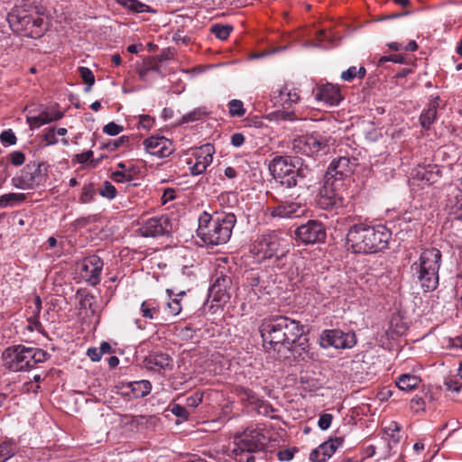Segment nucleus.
I'll use <instances>...</instances> for the list:
<instances>
[{
  "instance_id": "11",
  "label": "nucleus",
  "mask_w": 462,
  "mask_h": 462,
  "mask_svg": "<svg viewBox=\"0 0 462 462\" xmlns=\"http://www.w3.org/2000/svg\"><path fill=\"white\" fill-rule=\"evenodd\" d=\"M262 438L263 436L257 431L245 432L242 436L236 438L232 454L238 462H243L244 453H253L263 448Z\"/></svg>"
},
{
  "instance_id": "23",
  "label": "nucleus",
  "mask_w": 462,
  "mask_h": 462,
  "mask_svg": "<svg viewBox=\"0 0 462 462\" xmlns=\"http://www.w3.org/2000/svg\"><path fill=\"white\" fill-rule=\"evenodd\" d=\"M144 366L151 371L159 372L171 366V359L167 354L151 355L144 359Z\"/></svg>"
},
{
  "instance_id": "45",
  "label": "nucleus",
  "mask_w": 462,
  "mask_h": 462,
  "mask_svg": "<svg viewBox=\"0 0 462 462\" xmlns=\"http://www.w3.org/2000/svg\"><path fill=\"white\" fill-rule=\"evenodd\" d=\"M94 196V189L91 186H85L82 189V192L80 195V201L82 203H88Z\"/></svg>"
},
{
  "instance_id": "49",
  "label": "nucleus",
  "mask_w": 462,
  "mask_h": 462,
  "mask_svg": "<svg viewBox=\"0 0 462 462\" xmlns=\"http://www.w3.org/2000/svg\"><path fill=\"white\" fill-rule=\"evenodd\" d=\"M27 123L31 128L39 127L46 124V120L42 119L40 116L27 117Z\"/></svg>"
},
{
  "instance_id": "43",
  "label": "nucleus",
  "mask_w": 462,
  "mask_h": 462,
  "mask_svg": "<svg viewBox=\"0 0 462 462\" xmlns=\"http://www.w3.org/2000/svg\"><path fill=\"white\" fill-rule=\"evenodd\" d=\"M0 140L4 143L14 144L16 143V136L12 130H5L0 134Z\"/></svg>"
},
{
  "instance_id": "40",
  "label": "nucleus",
  "mask_w": 462,
  "mask_h": 462,
  "mask_svg": "<svg viewBox=\"0 0 462 462\" xmlns=\"http://www.w3.org/2000/svg\"><path fill=\"white\" fill-rule=\"evenodd\" d=\"M123 129V126L116 124L115 122H110L104 126L103 131L108 135L114 136L120 134Z\"/></svg>"
},
{
  "instance_id": "12",
  "label": "nucleus",
  "mask_w": 462,
  "mask_h": 462,
  "mask_svg": "<svg viewBox=\"0 0 462 462\" xmlns=\"http://www.w3.org/2000/svg\"><path fill=\"white\" fill-rule=\"evenodd\" d=\"M103 261L97 255H89L77 263L78 271L89 285L95 286L100 282Z\"/></svg>"
},
{
  "instance_id": "64",
  "label": "nucleus",
  "mask_w": 462,
  "mask_h": 462,
  "mask_svg": "<svg viewBox=\"0 0 462 462\" xmlns=\"http://www.w3.org/2000/svg\"><path fill=\"white\" fill-rule=\"evenodd\" d=\"M418 49L416 42L411 41L404 48L405 51H414Z\"/></svg>"
},
{
  "instance_id": "8",
  "label": "nucleus",
  "mask_w": 462,
  "mask_h": 462,
  "mask_svg": "<svg viewBox=\"0 0 462 462\" xmlns=\"http://www.w3.org/2000/svg\"><path fill=\"white\" fill-rule=\"evenodd\" d=\"M48 165L44 162L29 163L22 171L21 175L13 178V185L18 189H32L46 180Z\"/></svg>"
},
{
  "instance_id": "37",
  "label": "nucleus",
  "mask_w": 462,
  "mask_h": 462,
  "mask_svg": "<svg viewBox=\"0 0 462 462\" xmlns=\"http://www.w3.org/2000/svg\"><path fill=\"white\" fill-rule=\"evenodd\" d=\"M157 311V308L152 302L143 301L141 305V313L143 318L152 319L154 318V314H156Z\"/></svg>"
},
{
  "instance_id": "25",
  "label": "nucleus",
  "mask_w": 462,
  "mask_h": 462,
  "mask_svg": "<svg viewBox=\"0 0 462 462\" xmlns=\"http://www.w3.org/2000/svg\"><path fill=\"white\" fill-rule=\"evenodd\" d=\"M421 380L419 376L411 374H402L396 380V385L402 391H411L416 389Z\"/></svg>"
},
{
  "instance_id": "60",
  "label": "nucleus",
  "mask_w": 462,
  "mask_h": 462,
  "mask_svg": "<svg viewBox=\"0 0 462 462\" xmlns=\"http://www.w3.org/2000/svg\"><path fill=\"white\" fill-rule=\"evenodd\" d=\"M125 142H128L127 136L124 135V136L119 137L117 140H115L111 143V145H112L111 150H116V148H118L121 144L125 143ZM108 146H110V144H108Z\"/></svg>"
},
{
  "instance_id": "53",
  "label": "nucleus",
  "mask_w": 462,
  "mask_h": 462,
  "mask_svg": "<svg viewBox=\"0 0 462 462\" xmlns=\"http://www.w3.org/2000/svg\"><path fill=\"white\" fill-rule=\"evenodd\" d=\"M244 142H245V136L242 134H240V133L234 134L231 136V143L235 147L241 146L244 143Z\"/></svg>"
},
{
  "instance_id": "26",
  "label": "nucleus",
  "mask_w": 462,
  "mask_h": 462,
  "mask_svg": "<svg viewBox=\"0 0 462 462\" xmlns=\"http://www.w3.org/2000/svg\"><path fill=\"white\" fill-rule=\"evenodd\" d=\"M127 388L130 392H126V394H130L131 393L133 398H141L151 392L152 386L148 381L142 380L129 383Z\"/></svg>"
},
{
  "instance_id": "61",
  "label": "nucleus",
  "mask_w": 462,
  "mask_h": 462,
  "mask_svg": "<svg viewBox=\"0 0 462 462\" xmlns=\"http://www.w3.org/2000/svg\"><path fill=\"white\" fill-rule=\"evenodd\" d=\"M140 123L144 128H147V129L150 128L152 125V121L148 116H141Z\"/></svg>"
},
{
  "instance_id": "5",
  "label": "nucleus",
  "mask_w": 462,
  "mask_h": 462,
  "mask_svg": "<svg viewBox=\"0 0 462 462\" xmlns=\"http://www.w3.org/2000/svg\"><path fill=\"white\" fill-rule=\"evenodd\" d=\"M47 357L48 354L42 349L22 345L9 346L2 355L5 365L13 371L29 370L46 361Z\"/></svg>"
},
{
  "instance_id": "13",
  "label": "nucleus",
  "mask_w": 462,
  "mask_h": 462,
  "mask_svg": "<svg viewBox=\"0 0 462 462\" xmlns=\"http://www.w3.org/2000/svg\"><path fill=\"white\" fill-rule=\"evenodd\" d=\"M356 166V160L346 156L339 157L334 160L326 172L325 178L332 180H336L337 183H343L342 180L352 175L355 167Z\"/></svg>"
},
{
  "instance_id": "33",
  "label": "nucleus",
  "mask_w": 462,
  "mask_h": 462,
  "mask_svg": "<svg viewBox=\"0 0 462 462\" xmlns=\"http://www.w3.org/2000/svg\"><path fill=\"white\" fill-rule=\"evenodd\" d=\"M79 72L80 77L82 78L83 81L85 82V84L88 85L85 88V91L89 92L91 89V87L95 83V76H94L93 72L88 68H86V67L79 68Z\"/></svg>"
},
{
  "instance_id": "20",
  "label": "nucleus",
  "mask_w": 462,
  "mask_h": 462,
  "mask_svg": "<svg viewBox=\"0 0 462 462\" xmlns=\"http://www.w3.org/2000/svg\"><path fill=\"white\" fill-rule=\"evenodd\" d=\"M214 153V147L208 143L201 146L196 152V162L190 167L193 175H198L204 172L207 167L212 162Z\"/></svg>"
},
{
  "instance_id": "29",
  "label": "nucleus",
  "mask_w": 462,
  "mask_h": 462,
  "mask_svg": "<svg viewBox=\"0 0 462 462\" xmlns=\"http://www.w3.org/2000/svg\"><path fill=\"white\" fill-rule=\"evenodd\" d=\"M25 199V195L23 193H7L0 196V208L14 206Z\"/></svg>"
},
{
  "instance_id": "57",
  "label": "nucleus",
  "mask_w": 462,
  "mask_h": 462,
  "mask_svg": "<svg viewBox=\"0 0 462 462\" xmlns=\"http://www.w3.org/2000/svg\"><path fill=\"white\" fill-rule=\"evenodd\" d=\"M93 300H94V297L92 295H89V294H86L84 295L81 300H80V305L84 308H87L88 307L89 309H91V306H92V303H93Z\"/></svg>"
},
{
  "instance_id": "17",
  "label": "nucleus",
  "mask_w": 462,
  "mask_h": 462,
  "mask_svg": "<svg viewBox=\"0 0 462 462\" xmlns=\"http://www.w3.org/2000/svg\"><path fill=\"white\" fill-rule=\"evenodd\" d=\"M171 228L169 218L165 216L147 219L139 228L143 236H158L169 232Z\"/></svg>"
},
{
  "instance_id": "34",
  "label": "nucleus",
  "mask_w": 462,
  "mask_h": 462,
  "mask_svg": "<svg viewBox=\"0 0 462 462\" xmlns=\"http://www.w3.org/2000/svg\"><path fill=\"white\" fill-rule=\"evenodd\" d=\"M232 30L233 27L231 25L222 24H215L210 29L211 32L214 33L220 40L227 39Z\"/></svg>"
},
{
  "instance_id": "16",
  "label": "nucleus",
  "mask_w": 462,
  "mask_h": 462,
  "mask_svg": "<svg viewBox=\"0 0 462 462\" xmlns=\"http://www.w3.org/2000/svg\"><path fill=\"white\" fill-rule=\"evenodd\" d=\"M143 145L148 153L160 158L167 157L174 151L171 141L164 136L153 135L146 138Z\"/></svg>"
},
{
  "instance_id": "10",
  "label": "nucleus",
  "mask_w": 462,
  "mask_h": 462,
  "mask_svg": "<svg viewBox=\"0 0 462 462\" xmlns=\"http://www.w3.org/2000/svg\"><path fill=\"white\" fill-rule=\"evenodd\" d=\"M343 183H337L336 180L325 178L323 187L320 189L317 203L323 209L338 208L346 206V199L342 194Z\"/></svg>"
},
{
  "instance_id": "59",
  "label": "nucleus",
  "mask_w": 462,
  "mask_h": 462,
  "mask_svg": "<svg viewBox=\"0 0 462 462\" xmlns=\"http://www.w3.org/2000/svg\"><path fill=\"white\" fill-rule=\"evenodd\" d=\"M326 39L332 41V38L327 36L326 32L324 30H320L317 32V41L319 42V43L313 45L320 46L321 42Z\"/></svg>"
},
{
  "instance_id": "51",
  "label": "nucleus",
  "mask_w": 462,
  "mask_h": 462,
  "mask_svg": "<svg viewBox=\"0 0 462 462\" xmlns=\"http://www.w3.org/2000/svg\"><path fill=\"white\" fill-rule=\"evenodd\" d=\"M168 309L172 315H178L181 311V305L179 300H172L168 302Z\"/></svg>"
},
{
  "instance_id": "58",
  "label": "nucleus",
  "mask_w": 462,
  "mask_h": 462,
  "mask_svg": "<svg viewBox=\"0 0 462 462\" xmlns=\"http://www.w3.org/2000/svg\"><path fill=\"white\" fill-rule=\"evenodd\" d=\"M112 179L116 182H124L125 180H129V176L121 171H116L112 174Z\"/></svg>"
},
{
  "instance_id": "36",
  "label": "nucleus",
  "mask_w": 462,
  "mask_h": 462,
  "mask_svg": "<svg viewBox=\"0 0 462 462\" xmlns=\"http://www.w3.org/2000/svg\"><path fill=\"white\" fill-rule=\"evenodd\" d=\"M205 115H206V111L204 109L197 108V109L184 115L180 120V124L198 121Z\"/></svg>"
},
{
  "instance_id": "50",
  "label": "nucleus",
  "mask_w": 462,
  "mask_h": 462,
  "mask_svg": "<svg viewBox=\"0 0 462 462\" xmlns=\"http://www.w3.org/2000/svg\"><path fill=\"white\" fill-rule=\"evenodd\" d=\"M42 119L46 120V124L51 121L59 120L63 116L61 112H55L54 114H50L48 112H42L39 115Z\"/></svg>"
},
{
  "instance_id": "6",
  "label": "nucleus",
  "mask_w": 462,
  "mask_h": 462,
  "mask_svg": "<svg viewBox=\"0 0 462 462\" xmlns=\"http://www.w3.org/2000/svg\"><path fill=\"white\" fill-rule=\"evenodd\" d=\"M269 170L273 177L279 180L282 185L292 188L298 185L299 181L306 178L309 170L298 169L292 164L289 157L277 156L269 164Z\"/></svg>"
},
{
  "instance_id": "7",
  "label": "nucleus",
  "mask_w": 462,
  "mask_h": 462,
  "mask_svg": "<svg viewBox=\"0 0 462 462\" xmlns=\"http://www.w3.org/2000/svg\"><path fill=\"white\" fill-rule=\"evenodd\" d=\"M289 242L278 235H266L254 245V253L263 259H281L289 252Z\"/></svg>"
},
{
  "instance_id": "22",
  "label": "nucleus",
  "mask_w": 462,
  "mask_h": 462,
  "mask_svg": "<svg viewBox=\"0 0 462 462\" xmlns=\"http://www.w3.org/2000/svg\"><path fill=\"white\" fill-rule=\"evenodd\" d=\"M231 280L227 276L217 277L210 288V294L214 300L226 302L229 299L227 289L230 287Z\"/></svg>"
},
{
  "instance_id": "15",
  "label": "nucleus",
  "mask_w": 462,
  "mask_h": 462,
  "mask_svg": "<svg viewBox=\"0 0 462 462\" xmlns=\"http://www.w3.org/2000/svg\"><path fill=\"white\" fill-rule=\"evenodd\" d=\"M296 236L306 245L323 242L326 232L323 225L315 220H310L296 229Z\"/></svg>"
},
{
  "instance_id": "31",
  "label": "nucleus",
  "mask_w": 462,
  "mask_h": 462,
  "mask_svg": "<svg viewBox=\"0 0 462 462\" xmlns=\"http://www.w3.org/2000/svg\"><path fill=\"white\" fill-rule=\"evenodd\" d=\"M365 73L366 70L364 67L356 69L353 66L341 73V79L344 81H351L355 78L363 79L365 78Z\"/></svg>"
},
{
  "instance_id": "55",
  "label": "nucleus",
  "mask_w": 462,
  "mask_h": 462,
  "mask_svg": "<svg viewBox=\"0 0 462 462\" xmlns=\"http://www.w3.org/2000/svg\"><path fill=\"white\" fill-rule=\"evenodd\" d=\"M278 457L281 461H290L293 457V452L290 449L279 451Z\"/></svg>"
},
{
  "instance_id": "14",
  "label": "nucleus",
  "mask_w": 462,
  "mask_h": 462,
  "mask_svg": "<svg viewBox=\"0 0 462 462\" xmlns=\"http://www.w3.org/2000/svg\"><path fill=\"white\" fill-rule=\"evenodd\" d=\"M321 345L324 347L333 346L338 349L351 348L356 343L354 333H344L338 329L326 330L321 335Z\"/></svg>"
},
{
  "instance_id": "9",
  "label": "nucleus",
  "mask_w": 462,
  "mask_h": 462,
  "mask_svg": "<svg viewBox=\"0 0 462 462\" xmlns=\"http://www.w3.org/2000/svg\"><path fill=\"white\" fill-rule=\"evenodd\" d=\"M335 141L319 134L302 135L293 141L292 149L297 153L314 155L320 152H327Z\"/></svg>"
},
{
  "instance_id": "48",
  "label": "nucleus",
  "mask_w": 462,
  "mask_h": 462,
  "mask_svg": "<svg viewBox=\"0 0 462 462\" xmlns=\"http://www.w3.org/2000/svg\"><path fill=\"white\" fill-rule=\"evenodd\" d=\"M24 160L25 156L22 152H14L10 154V161L15 166L22 165Z\"/></svg>"
},
{
  "instance_id": "1",
  "label": "nucleus",
  "mask_w": 462,
  "mask_h": 462,
  "mask_svg": "<svg viewBox=\"0 0 462 462\" xmlns=\"http://www.w3.org/2000/svg\"><path fill=\"white\" fill-rule=\"evenodd\" d=\"M260 333L264 343H268L274 350L280 351L282 347L289 351L302 355L308 347V338L303 335V328L299 322L286 317H276L265 319L260 326Z\"/></svg>"
},
{
  "instance_id": "41",
  "label": "nucleus",
  "mask_w": 462,
  "mask_h": 462,
  "mask_svg": "<svg viewBox=\"0 0 462 462\" xmlns=\"http://www.w3.org/2000/svg\"><path fill=\"white\" fill-rule=\"evenodd\" d=\"M100 194L103 197H106L108 199H114L116 195V189L110 182L106 181L104 183L103 188L100 190Z\"/></svg>"
},
{
  "instance_id": "24",
  "label": "nucleus",
  "mask_w": 462,
  "mask_h": 462,
  "mask_svg": "<svg viewBox=\"0 0 462 462\" xmlns=\"http://www.w3.org/2000/svg\"><path fill=\"white\" fill-rule=\"evenodd\" d=\"M249 285L256 298H260L265 294H271L273 287V284L260 276H252L250 278Z\"/></svg>"
},
{
  "instance_id": "46",
  "label": "nucleus",
  "mask_w": 462,
  "mask_h": 462,
  "mask_svg": "<svg viewBox=\"0 0 462 462\" xmlns=\"http://www.w3.org/2000/svg\"><path fill=\"white\" fill-rule=\"evenodd\" d=\"M445 385L448 391H452L458 393L462 387V383H460L456 378H448L445 381Z\"/></svg>"
},
{
  "instance_id": "56",
  "label": "nucleus",
  "mask_w": 462,
  "mask_h": 462,
  "mask_svg": "<svg viewBox=\"0 0 462 462\" xmlns=\"http://www.w3.org/2000/svg\"><path fill=\"white\" fill-rule=\"evenodd\" d=\"M93 156V152L92 151H88V152H82L80 154H77L76 155V161L79 162V163H85L87 162L88 160H90V158Z\"/></svg>"
},
{
  "instance_id": "47",
  "label": "nucleus",
  "mask_w": 462,
  "mask_h": 462,
  "mask_svg": "<svg viewBox=\"0 0 462 462\" xmlns=\"http://www.w3.org/2000/svg\"><path fill=\"white\" fill-rule=\"evenodd\" d=\"M171 412L182 420H187L189 417L188 411L180 404H174L171 408Z\"/></svg>"
},
{
  "instance_id": "52",
  "label": "nucleus",
  "mask_w": 462,
  "mask_h": 462,
  "mask_svg": "<svg viewBox=\"0 0 462 462\" xmlns=\"http://www.w3.org/2000/svg\"><path fill=\"white\" fill-rule=\"evenodd\" d=\"M88 356L94 362L99 361L101 358V354L98 348L91 347L87 351Z\"/></svg>"
},
{
  "instance_id": "32",
  "label": "nucleus",
  "mask_w": 462,
  "mask_h": 462,
  "mask_svg": "<svg viewBox=\"0 0 462 462\" xmlns=\"http://www.w3.org/2000/svg\"><path fill=\"white\" fill-rule=\"evenodd\" d=\"M400 427L397 422L390 421L384 428V434L390 439V441L398 443L400 441Z\"/></svg>"
},
{
  "instance_id": "62",
  "label": "nucleus",
  "mask_w": 462,
  "mask_h": 462,
  "mask_svg": "<svg viewBox=\"0 0 462 462\" xmlns=\"http://www.w3.org/2000/svg\"><path fill=\"white\" fill-rule=\"evenodd\" d=\"M174 199V190L173 189H167L164 191L162 195L163 202H167L168 200H171Z\"/></svg>"
},
{
  "instance_id": "44",
  "label": "nucleus",
  "mask_w": 462,
  "mask_h": 462,
  "mask_svg": "<svg viewBox=\"0 0 462 462\" xmlns=\"http://www.w3.org/2000/svg\"><path fill=\"white\" fill-rule=\"evenodd\" d=\"M333 416L329 413H323L319 416L318 425L322 430H325L328 429L332 422Z\"/></svg>"
},
{
  "instance_id": "54",
  "label": "nucleus",
  "mask_w": 462,
  "mask_h": 462,
  "mask_svg": "<svg viewBox=\"0 0 462 462\" xmlns=\"http://www.w3.org/2000/svg\"><path fill=\"white\" fill-rule=\"evenodd\" d=\"M28 323H29L28 324V329H30L32 331L34 330V329L40 331L42 329V325H41V323H40V321L38 319V317H36V316L33 317V318H30L28 319Z\"/></svg>"
},
{
  "instance_id": "19",
  "label": "nucleus",
  "mask_w": 462,
  "mask_h": 462,
  "mask_svg": "<svg viewBox=\"0 0 462 462\" xmlns=\"http://www.w3.org/2000/svg\"><path fill=\"white\" fill-rule=\"evenodd\" d=\"M342 438L329 439L328 441L322 443L317 448L312 450L310 458L315 462H325L335 453L337 448L342 444Z\"/></svg>"
},
{
  "instance_id": "18",
  "label": "nucleus",
  "mask_w": 462,
  "mask_h": 462,
  "mask_svg": "<svg viewBox=\"0 0 462 462\" xmlns=\"http://www.w3.org/2000/svg\"><path fill=\"white\" fill-rule=\"evenodd\" d=\"M273 217H299L305 213V207L296 202H282L278 206L269 208Z\"/></svg>"
},
{
  "instance_id": "28",
  "label": "nucleus",
  "mask_w": 462,
  "mask_h": 462,
  "mask_svg": "<svg viewBox=\"0 0 462 462\" xmlns=\"http://www.w3.org/2000/svg\"><path fill=\"white\" fill-rule=\"evenodd\" d=\"M18 447L14 441H4L0 443V462H5L14 456Z\"/></svg>"
},
{
  "instance_id": "30",
  "label": "nucleus",
  "mask_w": 462,
  "mask_h": 462,
  "mask_svg": "<svg viewBox=\"0 0 462 462\" xmlns=\"http://www.w3.org/2000/svg\"><path fill=\"white\" fill-rule=\"evenodd\" d=\"M437 116V105L433 104L427 110H425L420 117V125L424 128H429L433 123Z\"/></svg>"
},
{
  "instance_id": "39",
  "label": "nucleus",
  "mask_w": 462,
  "mask_h": 462,
  "mask_svg": "<svg viewBox=\"0 0 462 462\" xmlns=\"http://www.w3.org/2000/svg\"><path fill=\"white\" fill-rule=\"evenodd\" d=\"M117 2L126 8L138 13L143 12L145 7V5L137 0H117Z\"/></svg>"
},
{
  "instance_id": "27",
  "label": "nucleus",
  "mask_w": 462,
  "mask_h": 462,
  "mask_svg": "<svg viewBox=\"0 0 462 462\" xmlns=\"http://www.w3.org/2000/svg\"><path fill=\"white\" fill-rule=\"evenodd\" d=\"M281 101L285 105L297 103L300 100V94L294 88L284 86L280 91Z\"/></svg>"
},
{
  "instance_id": "38",
  "label": "nucleus",
  "mask_w": 462,
  "mask_h": 462,
  "mask_svg": "<svg viewBox=\"0 0 462 462\" xmlns=\"http://www.w3.org/2000/svg\"><path fill=\"white\" fill-rule=\"evenodd\" d=\"M236 392L242 401H246L250 403H254L257 401L255 393L250 389L239 387Z\"/></svg>"
},
{
  "instance_id": "35",
  "label": "nucleus",
  "mask_w": 462,
  "mask_h": 462,
  "mask_svg": "<svg viewBox=\"0 0 462 462\" xmlns=\"http://www.w3.org/2000/svg\"><path fill=\"white\" fill-rule=\"evenodd\" d=\"M228 110L231 116H243L245 114L244 104L238 99H232L228 103Z\"/></svg>"
},
{
  "instance_id": "42",
  "label": "nucleus",
  "mask_w": 462,
  "mask_h": 462,
  "mask_svg": "<svg viewBox=\"0 0 462 462\" xmlns=\"http://www.w3.org/2000/svg\"><path fill=\"white\" fill-rule=\"evenodd\" d=\"M56 135L55 128H49L42 135L45 145L56 144L58 143Z\"/></svg>"
},
{
  "instance_id": "63",
  "label": "nucleus",
  "mask_w": 462,
  "mask_h": 462,
  "mask_svg": "<svg viewBox=\"0 0 462 462\" xmlns=\"http://www.w3.org/2000/svg\"><path fill=\"white\" fill-rule=\"evenodd\" d=\"M98 349L102 356L103 354H107L111 352V346L106 342H103Z\"/></svg>"
},
{
  "instance_id": "3",
  "label": "nucleus",
  "mask_w": 462,
  "mask_h": 462,
  "mask_svg": "<svg viewBox=\"0 0 462 462\" xmlns=\"http://www.w3.org/2000/svg\"><path fill=\"white\" fill-rule=\"evenodd\" d=\"M236 221L234 214L212 217L204 212L199 218L198 236L208 245L226 244L231 236Z\"/></svg>"
},
{
  "instance_id": "2",
  "label": "nucleus",
  "mask_w": 462,
  "mask_h": 462,
  "mask_svg": "<svg viewBox=\"0 0 462 462\" xmlns=\"http://www.w3.org/2000/svg\"><path fill=\"white\" fill-rule=\"evenodd\" d=\"M390 231L383 226H354L346 235L347 245L356 254H373L387 247Z\"/></svg>"
},
{
  "instance_id": "4",
  "label": "nucleus",
  "mask_w": 462,
  "mask_h": 462,
  "mask_svg": "<svg viewBox=\"0 0 462 462\" xmlns=\"http://www.w3.org/2000/svg\"><path fill=\"white\" fill-rule=\"evenodd\" d=\"M441 254L437 248L424 249L419 258L411 265L413 275L417 277L424 291H434L439 284V270Z\"/></svg>"
},
{
  "instance_id": "21",
  "label": "nucleus",
  "mask_w": 462,
  "mask_h": 462,
  "mask_svg": "<svg viewBox=\"0 0 462 462\" xmlns=\"http://www.w3.org/2000/svg\"><path fill=\"white\" fill-rule=\"evenodd\" d=\"M342 98L339 87L332 83H327L319 87L316 95L317 100L323 101L329 106L338 105Z\"/></svg>"
}]
</instances>
